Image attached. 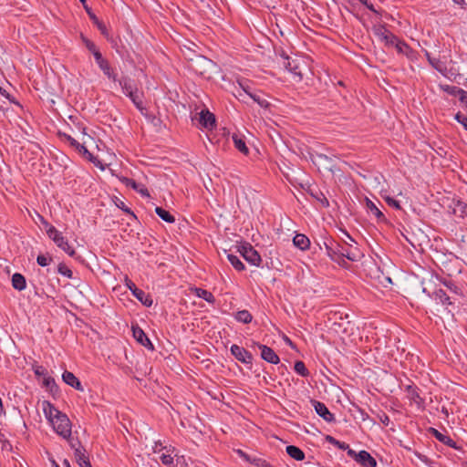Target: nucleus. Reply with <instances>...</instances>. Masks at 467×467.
<instances>
[{
	"instance_id": "f257e3e1",
	"label": "nucleus",
	"mask_w": 467,
	"mask_h": 467,
	"mask_svg": "<svg viewBox=\"0 0 467 467\" xmlns=\"http://www.w3.org/2000/svg\"><path fill=\"white\" fill-rule=\"evenodd\" d=\"M324 244L327 254L332 261L336 262L342 267H348V264L346 259L351 262H357L361 257L360 250L351 243L345 241L343 243H338L333 239H329L325 241Z\"/></svg>"
},
{
	"instance_id": "f03ea898",
	"label": "nucleus",
	"mask_w": 467,
	"mask_h": 467,
	"mask_svg": "<svg viewBox=\"0 0 467 467\" xmlns=\"http://www.w3.org/2000/svg\"><path fill=\"white\" fill-rule=\"evenodd\" d=\"M47 234L57 245V247L62 249L69 256L76 260H79L80 256L77 255L76 251L69 245L67 239L64 237L62 233L55 226L50 225L47 230Z\"/></svg>"
},
{
	"instance_id": "7ed1b4c3",
	"label": "nucleus",
	"mask_w": 467,
	"mask_h": 467,
	"mask_svg": "<svg viewBox=\"0 0 467 467\" xmlns=\"http://www.w3.org/2000/svg\"><path fill=\"white\" fill-rule=\"evenodd\" d=\"M190 67L196 74L203 78H211V73L215 67V64L213 60L203 56H196L195 59H192Z\"/></svg>"
},
{
	"instance_id": "20e7f679",
	"label": "nucleus",
	"mask_w": 467,
	"mask_h": 467,
	"mask_svg": "<svg viewBox=\"0 0 467 467\" xmlns=\"http://www.w3.org/2000/svg\"><path fill=\"white\" fill-rule=\"evenodd\" d=\"M54 431L64 439H69L71 436V422L68 417L61 411H57L54 420H52Z\"/></svg>"
},
{
	"instance_id": "39448f33",
	"label": "nucleus",
	"mask_w": 467,
	"mask_h": 467,
	"mask_svg": "<svg viewBox=\"0 0 467 467\" xmlns=\"http://www.w3.org/2000/svg\"><path fill=\"white\" fill-rule=\"evenodd\" d=\"M237 252L250 265L260 266L262 263L261 255L250 243L244 242L241 245H238Z\"/></svg>"
},
{
	"instance_id": "423d86ee",
	"label": "nucleus",
	"mask_w": 467,
	"mask_h": 467,
	"mask_svg": "<svg viewBox=\"0 0 467 467\" xmlns=\"http://www.w3.org/2000/svg\"><path fill=\"white\" fill-rule=\"evenodd\" d=\"M279 64H281L287 71L296 77L297 81H301L303 79V75L299 68L298 61L296 59H291V57L284 50H281L279 53Z\"/></svg>"
},
{
	"instance_id": "0eeeda50",
	"label": "nucleus",
	"mask_w": 467,
	"mask_h": 467,
	"mask_svg": "<svg viewBox=\"0 0 467 467\" xmlns=\"http://www.w3.org/2000/svg\"><path fill=\"white\" fill-rule=\"evenodd\" d=\"M126 285L131 294L145 306H150L153 303L151 296L143 290L138 288L130 279L126 278Z\"/></svg>"
},
{
	"instance_id": "6e6552de",
	"label": "nucleus",
	"mask_w": 467,
	"mask_h": 467,
	"mask_svg": "<svg viewBox=\"0 0 467 467\" xmlns=\"http://www.w3.org/2000/svg\"><path fill=\"white\" fill-rule=\"evenodd\" d=\"M231 354L240 362L244 364L253 363V355L247 349L238 345H232L230 348Z\"/></svg>"
},
{
	"instance_id": "1a4fd4ad",
	"label": "nucleus",
	"mask_w": 467,
	"mask_h": 467,
	"mask_svg": "<svg viewBox=\"0 0 467 467\" xmlns=\"http://www.w3.org/2000/svg\"><path fill=\"white\" fill-rule=\"evenodd\" d=\"M311 403L317 414L324 420L329 423L336 420L334 414L330 412L325 403L316 400H311Z\"/></svg>"
},
{
	"instance_id": "9d476101",
	"label": "nucleus",
	"mask_w": 467,
	"mask_h": 467,
	"mask_svg": "<svg viewBox=\"0 0 467 467\" xmlns=\"http://www.w3.org/2000/svg\"><path fill=\"white\" fill-rule=\"evenodd\" d=\"M394 47L399 54L406 56L410 61L418 59V52L412 49L405 41L399 38Z\"/></svg>"
},
{
	"instance_id": "9b49d317",
	"label": "nucleus",
	"mask_w": 467,
	"mask_h": 467,
	"mask_svg": "<svg viewBox=\"0 0 467 467\" xmlns=\"http://www.w3.org/2000/svg\"><path fill=\"white\" fill-rule=\"evenodd\" d=\"M132 334L134 338L137 340L138 343L145 347L146 348L150 350H154V346L148 337V336L145 334L143 329L137 326H132Z\"/></svg>"
},
{
	"instance_id": "f8f14e48",
	"label": "nucleus",
	"mask_w": 467,
	"mask_h": 467,
	"mask_svg": "<svg viewBox=\"0 0 467 467\" xmlns=\"http://www.w3.org/2000/svg\"><path fill=\"white\" fill-rule=\"evenodd\" d=\"M375 35L379 37L381 41L385 43L386 46L390 47L396 44L399 40V37L395 36L392 32L386 29L384 26H380L375 30Z\"/></svg>"
},
{
	"instance_id": "ddd939ff",
	"label": "nucleus",
	"mask_w": 467,
	"mask_h": 467,
	"mask_svg": "<svg viewBox=\"0 0 467 467\" xmlns=\"http://www.w3.org/2000/svg\"><path fill=\"white\" fill-rule=\"evenodd\" d=\"M428 432L435 437L440 442L455 450H462V447L457 446V443L450 436L439 431L437 429L431 427L429 428Z\"/></svg>"
},
{
	"instance_id": "4468645a",
	"label": "nucleus",
	"mask_w": 467,
	"mask_h": 467,
	"mask_svg": "<svg viewBox=\"0 0 467 467\" xmlns=\"http://www.w3.org/2000/svg\"><path fill=\"white\" fill-rule=\"evenodd\" d=\"M408 398L410 400V402H413L417 405L418 408L423 409L424 408V399L420 397V389L415 385H408L405 389Z\"/></svg>"
},
{
	"instance_id": "2eb2a0df",
	"label": "nucleus",
	"mask_w": 467,
	"mask_h": 467,
	"mask_svg": "<svg viewBox=\"0 0 467 467\" xmlns=\"http://www.w3.org/2000/svg\"><path fill=\"white\" fill-rule=\"evenodd\" d=\"M310 160L317 166H323L328 171H332L333 169V160L326 154L317 152L315 154H310Z\"/></svg>"
},
{
	"instance_id": "dca6fc26",
	"label": "nucleus",
	"mask_w": 467,
	"mask_h": 467,
	"mask_svg": "<svg viewBox=\"0 0 467 467\" xmlns=\"http://www.w3.org/2000/svg\"><path fill=\"white\" fill-rule=\"evenodd\" d=\"M259 349L261 350V358L268 363L271 364H278L280 362V358L277 354L268 346L258 344Z\"/></svg>"
},
{
	"instance_id": "f3484780",
	"label": "nucleus",
	"mask_w": 467,
	"mask_h": 467,
	"mask_svg": "<svg viewBox=\"0 0 467 467\" xmlns=\"http://www.w3.org/2000/svg\"><path fill=\"white\" fill-rule=\"evenodd\" d=\"M200 124L208 130H212L216 125L215 116L208 109H202L199 118Z\"/></svg>"
},
{
	"instance_id": "a211bd4d",
	"label": "nucleus",
	"mask_w": 467,
	"mask_h": 467,
	"mask_svg": "<svg viewBox=\"0 0 467 467\" xmlns=\"http://www.w3.org/2000/svg\"><path fill=\"white\" fill-rule=\"evenodd\" d=\"M63 381L77 390L83 391L84 388L79 379L70 371L65 370L62 374Z\"/></svg>"
},
{
	"instance_id": "6ab92c4d",
	"label": "nucleus",
	"mask_w": 467,
	"mask_h": 467,
	"mask_svg": "<svg viewBox=\"0 0 467 467\" xmlns=\"http://www.w3.org/2000/svg\"><path fill=\"white\" fill-rule=\"evenodd\" d=\"M358 463L362 467H377V461L367 451H360L358 452Z\"/></svg>"
},
{
	"instance_id": "aec40b11",
	"label": "nucleus",
	"mask_w": 467,
	"mask_h": 467,
	"mask_svg": "<svg viewBox=\"0 0 467 467\" xmlns=\"http://www.w3.org/2000/svg\"><path fill=\"white\" fill-rule=\"evenodd\" d=\"M98 67L109 79L117 82L118 75L115 72V70L111 67L107 58H105L102 62L99 63Z\"/></svg>"
},
{
	"instance_id": "412c9836",
	"label": "nucleus",
	"mask_w": 467,
	"mask_h": 467,
	"mask_svg": "<svg viewBox=\"0 0 467 467\" xmlns=\"http://www.w3.org/2000/svg\"><path fill=\"white\" fill-rule=\"evenodd\" d=\"M117 82H119V85L120 86L122 92L125 95L134 91L137 88V85L135 84L134 80L129 77H122L119 79L118 78Z\"/></svg>"
},
{
	"instance_id": "4be33fe9",
	"label": "nucleus",
	"mask_w": 467,
	"mask_h": 467,
	"mask_svg": "<svg viewBox=\"0 0 467 467\" xmlns=\"http://www.w3.org/2000/svg\"><path fill=\"white\" fill-rule=\"evenodd\" d=\"M433 298L437 303H441L442 306H452L453 302L451 297L443 289H437L433 293Z\"/></svg>"
},
{
	"instance_id": "5701e85b",
	"label": "nucleus",
	"mask_w": 467,
	"mask_h": 467,
	"mask_svg": "<svg viewBox=\"0 0 467 467\" xmlns=\"http://www.w3.org/2000/svg\"><path fill=\"white\" fill-rule=\"evenodd\" d=\"M293 244L298 249L305 251L309 248L310 241L308 237L303 234H296L293 238Z\"/></svg>"
},
{
	"instance_id": "b1692460",
	"label": "nucleus",
	"mask_w": 467,
	"mask_h": 467,
	"mask_svg": "<svg viewBox=\"0 0 467 467\" xmlns=\"http://www.w3.org/2000/svg\"><path fill=\"white\" fill-rule=\"evenodd\" d=\"M452 209L453 213L462 217H467V203L462 200H453L452 201Z\"/></svg>"
},
{
	"instance_id": "393cba45",
	"label": "nucleus",
	"mask_w": 467,
	"mask_h": 467,
	"mask_svg": "<svg viewBox=\"0 0 467 467\" xmlns=\"http://www.w3.org/2000/svg\"><path fill=\"white\" fill-rule=\"evenodd\" d=\"M367 208L377 219L379 223H386L387 218L383 213L378 208V206L370 200L367 199Z\"/></svg>"
},
{
	"instance_id": "a878e982",
	"label": "nucleus",
	"mask_w": 467,
	"mask_h": 467,
	"mask_svg": "<svg viewBox=\"0 0 467 467\" xmlns=\"http://www.w3.org/2000/svg\"><path fill=\"white\" fill-rule=\"evenodd\" d=\"M84 9L88 15L90 20L98 26L101 34L105 36L107 34V27L104 23L97 17V16L92 12V9L88 5H85Z\"/></svg>"
},
{
	"instance_id": "bb28decb",
	"label": "nucleus",
	"mask_w": 467,
	"mask_h": 467,
	"mask_svg": "<svg viewBox=\"0 0 467 467\" xmlns=\"http://www.w3.org/2000/svg\"><path fill=\"white\" fill-rule=\"evenodd\" d=\"M12 285L16 290L23 291L26 287V281L22 274L15 273L12 276Z\"/></svg>"
},
{
	"instance_id": "cd10ccee",
	"label": "nucleus",
	"mask_w": 467,
	"mask_h": 467,
	"mask_svg": "<svg viewBox=\"0 0 467 467\" xmlns=\"http://www.w3.org/2000/svg\"><path fill=\"white\" fill-rule=\"evenodd\" d=\"M286 453L296 461H303L305 459V452L297 446L288 445L285 448Z\"/></svg>"
},
{
	"instance_id": "c85d7f7f",
	"label": "nucleus",
	"mask_w": 467,
	"mask_h": 467,
	"mask_svg": "<svg viewBox=\"0 0 467 467\" xmlns=\"http://www.w3.org/2000/svg\"><path fill=\"white\" fill-rule=\"evenodd\" d=\"M232 138L234 147L243 154L248 155L249 149L246 146L244 140L237 134H234Z\"/></svg>"
},
{
	"instance_id": "c756f323",
	"label": "nucleus",
	"mask_w": 467,
	"mask_h": 467,
	"mask_svg": "<svg viewBox=\"0 0 467 467\" xmlns=\"http://www.w3.org/2000/svg\"><path fill=\"white\" fill-rule=\"evenodd\" d=\"M86 450H82L80 448L76 449L75 457L77 459L78 463L80 467H92L88 457L85 455Z\"/></svg>"
},
{
	"instance_id": "7c9ffc66",
	"label": "nucleus",
	"mask_w": 467,
	"mask_h": 467,
	"mask_svg": "<svg viewBox=\"0 0 467 467\" xmlns=\"http://www.w3.org/2000/svg\"><path fill=\"white\" fill-rule=\"evenodd\" d=\"M112 202H114V204L119 208L120 209L121 211H123L125 213L130 215V217L133 219V220H138L136 214L131 211L130 208H129L125 202L119 199V197L117 196H114L112 198Z\"/></svg>"
},
{
	"instance_id": "2f4dec72",
	"label": "nucleus",
	"mask_w": 467,
	"mask_h": 467,
	"mask_svg": "<svg viewBox=\"0 0 467 467\" xmlns=\"http://www.w3.org/2000/svg\"><path fill=\"white\" fill-rule=\"evenodd\" d=\"M195 296L199 298L205 300L208 303L213 304L215 302L214 296L208 290L202 288H195L194 289Z\"/></svg>"
},
{
	"instance_id": "473e14b6",
	"label": "nucleus",
	"mask_w": 467,
	"mask_h": 467,
	"mask_svg": "<svg viewBox=\"0 0 467 467\" xmlns=\"http://www.w3.org/2000/svg\"><path fill=\"white\" fill-rule=\"evenodd\" d=\"M156 214L164 222L169 223H173L175 222V217L170 213V212L164 210L161 207L157 206L155 208Z\"/></svg>"
},
{
	"instance_id": "72a5a7b5",
	"label": "nucleus",
	"mask_w": 467,
	"mask_h": 467,
	"mask_svg": "<svg viewBox=\"0 0 467 467\" xmlns=\"http://www.w3.org/2000/svg\"><path fill=\"white\" fill-rule=\"evenodd\" d=\"M43 410H44V413H45L47 419H48L51 422H52V420H54L55 414H57V411H59L49 401H44Z\"/></svg>"
},
{
	"instance_id": "f704fd0d",
	"label": "nucleus",
	"mask_w": 467,
	"mask_h": 467,
	"mask_svg": "<svg viewBox=\"0 0 467 467\" xmlns=\"http://www.w3.org/2000/svg\"><path fill=\"white\" fill-rule=\"evenodd\" d=\"M309 192L311 194L312 197H314L316 200H317L323 207H328L329 206V202L328 200L327 199V197L325 196V194L317 190V189H310L309 190Z\"/></svg>"
},
{
	"instance_id": "c9c22d12",
	"label": "nucleus",
	"mask_w": 467,
	"mask_h": 467,
	"mask_svg": "<svg viewBox=\"0 0 467 467\" xmlns=\"http://www.w3.org/2000/svg\"><path fill=\"white\" fill-rule=\"evenodd\" d=\"M227 259L235 270L241 272L245 269V265L237 255L233 254H227Z\"/></svg>"
},
{
	"instance_id": "e433bc0d",
	"label": "nucleus",
	"mask_w": 467,
	"mask_h": 467,
	"mask_svg": "<svg viewBox=\"0 0 467 467\" xmlns=\"http://www.w3.org/2000/svg\"><path fill=\"white\" fill-rule=\"evenodd\" d=\"M430 65L438 72H440L443 76H447V67L444 62H442L440 58H435L431 61Z\"/></svg>"
},
{
	"instance_id": "4c0bfd02",
	"label": "nucleus",
	"mask_w": 467,
	"mask_h": 467,
	"mask_svg": "<svg viewBox=\"0 0 467 467\" xmlns=\"http://www.w3.org/2000/svg\"><path fill=\"white\" fill-rule=\"evenodd\" d=\"M235 319L243 324H249L252 322L253 317L248 310H240L235 314Z\"/></svg>"
},
{
	"instance_id": "58836bf2",
	"label": "nucleus",
	"mask_w": 467,
	"mask_h": 467,
	"mask_svg": "<svg viewBox=\"0 0 467 467\" xmlns=\"http://www.w3.org/2000/svg\"><path fill=\"white\" fill-rule=\"evenodd\" d=\"M126 96L128 98H130V99L132 101V103L135 105V107L138 109H143V107H142V100H141L140 96L139 95L138 88L134 91H131L130 93H128Z\"/></svg>"
},
{
	"instance_id": "ea45409f",
	"label": "nucleus",
	"mask_w": 467,
	"mask_h": 467,
	"mask_svg": "<svg viewBox=\"0 0 467 467\" xmlns=\"http://www.w3.org/2000/svg\"><path fill=\"white\" fill-rule=\"evenodd\" d=\"M248 96L254 101L256 102L261 108H264V109H267L269 108L270 106V103L268 102L267 99H265V98H263L260 94L258 93H248Z\"/></svg>"
},
{
	"instance_id": "a19ab883",
	"label": "nucleus",
	"mask_w": 467,
	"mask_h": 467,
	"mask_svg": "<svg viewBox=\"0 0 467 467\" xmlns=\"http://www.w3.org/2000/svg\"><path fill=\"white\" fill-rule=\"evenodd\" d=\"M413 454L415 455V457H417L420 462H422L423 463H425L426 465H428L429 467H439V463L433 460H431L430 458H428L426 455L417 451H413Z\"/></svg>"
},
{
	"instance_id": "79ce46f5",
	"label": "nucleus",
	"mask_w": 467,
	"mask_h": 467,
	"mask_svg": "<svg viewBox=\"0 0 467 467\" xmlns=\"http://www.w3.org/2000/svg\"><path fill=\"white\" fill-rule=\"evenodd\" d=\"M294 368H295V371L302 377L309 376L308 369L306 368L305 363L301 360L296 361Z\"/></svg>"
},
{
	"instance_id": "37998d69",
	"label": "nucleus",
	"mask_w": 467,
	"mask_h": 467,
	"mask_svg": "<svg viewBox=\"0 0 467 467\" xmlns=\"http://www.w3.org/2000/svg\"><path fill=\"white\" fill-rule=\"evenodd\" d=\"M82 156H84L89 161L95 163L96 158L94 155L86 148L84 144H79V146L76 149Z\"/></svg>"
},
{
	"instance_id": "c03bdc74",
	"label": "nucleus",
	"mask_w": 467,
	"mask_h": 467,
	"mask_svg": "<svg viewBox=\"0 0 467 467\" xmlns=\"http://www.w3.org/2000/svg\"><path fill=\"white\" fill-rule=\"evenodd\" d=\"M440 281L444 286H446L452 293H454V294L460 293V288L458 287V285L455 284L454 281H452L451 279H446V278H442Z\"/></svg>"
},
{
	"instance_id": "a18cd8bd",
	"label": "nucleus",
	"mask_w": 467,
	"mask_h": 467,
	"mask_svg": "<svg viewBox=\"0 0 467 467\" xmlns=\"http://www.w3.org/2000/svg\"><path fill=\"white\" fill-rule=\"evenodd\" d=\"M52 261H53V258L48 254H40L36 257L37 265L40 266H43V267L48 265Z\"/></svg>"
},
{
	"instance_id": "49530a36",
	"label": "nucleus",
	"mask_w": 467,
	"mask_h": 467,
	"mask_svg": "<svg viewBox=\"0 0 467 467\" xmlns=\"http://www.w3.org/2000/svg\"><path fill=\"white\" fill-rule=\"evenodd\" d=\"M58 136L61 140L67 141L69 143V145L75 149H77L79 146V142L76 140L73 137L70 135L64 133V132H58Z\"/></svg>"
},
{
	"instance_id": "de8ad7c7",
	"label": "nucleus",
	"mask_w": 467,
	"mask_h": 467,
	"mask_svg": "<svg viewBox=\"0 0 467 467\" xmlns=\"http://www.w3.org/2000/svg\"><path fill=\"white\" fill-rule=\"evenodd\" d=\"M250 463L254 464L256 467H274L266 460L256 456L252 457Z\"/></svg>"
},
{
	"instance_id": "09e8293b",
	"label": "nucleus",
	"mask_w": 467,
	"mask_h": 467,
	"mask_svg": "<svg viewBox=\"0 0 467 467\" xmlns=\"http://www.w3.org/2000/svg\"><path fill=\"white\" fill-rule=\"evenodd\" d=\"M57 272L61 275L66 276L69 279L73 278V272L63 263L58 265Z\"/></svg>"
},
{
	"instance_id": "8fccbe9b",
	"label": "nucleus",
	"mask_w": 467,
	"mask_h": 467,
	"mask_svg": "<svg viewBox=\"0 0 467 467\" xmlns=\"http://www.w3.org/2000/svg\"><path fill=\"white\" fill-rule=\"evenodd\" d=\"M441 89L451 96L458 97L462 88L456 86L444 85L441 86Z\"/></svg>"
},
{
	"instance_id": "3c124183",
	"label": "nucleus",
	"mask_w": 467,
	"mask_h": 467,
	"mask_svg": "<svg viewBox=\"0 0 467 467\" xmlns=\"http://www.w3.org/2000/svg\"><path fill=\"white\" fill-rule=\"evenodd\" d=\"M43 385L49 389V390L52 392L54 390V389L57 390V386L56 384V381L54 379V378L47 375L44 379H43Z\"/></svg>"
},
{
	"instance_id": "603ef678",
	"label": "nucleus",
	"mask_w": 467,
	"mask_h": 467,
	"mask_svg": "<svg viewBox=\"0 0 467 467\" xmlns=\"http://www.w3.org/2000/svg\"><path fill=\"white\" fill-rule=\"evenodd\" d=\"M81 40L90 53H94L99 49L93 41L89 40L83 35H81Z\"/></svg>"
},
{
	"instance_id": "864d4df0",
	"label": "nucleus",
	"mask_w": 467,
	"mask_h": 467,
	"mask_svg": "<svg viewBox=\"0 0 467 467\" xmlns=\"http://www.w3.org/2000/svg\"><path fill=\"white\" fill-rule=\"evenodd\" d=\"M121 182L127 186V187H130L133 190H138V186H140V183L136 182L135 180L133 179H130V178H127V177H123L121 179Z\"/></svg>"
},
{
	"instance_id": "5fc2aeb1",
	"label": "nucleus",
	"mask_w": 467,
	"mask_h": 467,
	"mask_svg": "<svg viewBox=\"0 0 467 467\" xmlns=\"http://www.w3.org/2000/svg\"><path fill=\"white\" fill-rule=\"evenodd\" d=\"M385 201H386V202L388 203L389 206H390V207H392V208H394L396 210H400L401 209L400 202L395 200L394 198L388 196V197L385 198Z\"/></svg>"
},
{
	"instance_id": "6e6d98bb",
	"label": "nucleus",
	"mask_w": 467,
	"mask_h": 467,
	"mask_svg": "<svg viewBox=\"0 0 467 467\" xmlns=\"http://www.w3.org/2000/svg\"><path fill=\"white\" fill-rule=\"evenodd\" d=\"M69 442V445L72 449H74V453L76 452V449H78L80 448L82 451L85 450L82 446H81V443L79 441L78 439H73L71 436L69 437V439H67Z\"/></svg>"
},
{
	"instance_id": "4d7b16f0",
	"label": "nucleus",
	"mask_w": 467,
	"mask_h": 467,
	"mask_svg": "<svg viewBox=\"0 0 467 467\" xmlns=\"http://www.w3.org/2000/svg\"><path fill=\"white\" fill-rule=\"evenodd\" d=\"M34 369V373L36 377H41L43 376L44 378L47 375V370L45 367L43 366H35L33 368Z\"/></svg>"
},
{
	"instance_id": "13d9d810",
	"label": "nucleus",
	"mask_w": 467,
	"mask_h": 467,
	"mask_svg": "<svg viewBox=\"0 0 467 467\" xmlns=\"http://www.w3.org/2000/svg\"><path fill=\"white\" fill-rule=\"evenodd\" d=\"M454 119L459 122L461 123L464 129L467 130V116L462 114L461 112H458Z\"/></svg>"
},
{
	"instance_id": "bf43d9fd",
	"label": "nucleus",
	"mask_w": 467,
	"mask_h": 467,
	"mask_svg": "<svg viewBox=\"0 0 467 467\" xmlns=\"http://www.w3.org/2000/svg\"><path fill=\"white\" fill-rule=\"evenodd\" d=\"M235 452L238 456H240L244 461L247 462H251V459H252V455H249L248 453H246L245 451H244L243 450L241 449H237L235 450Z\"/></svg>"
},
{
	"instance_id": "052dcab7",
	"label": "nucleus",
	"mask_w": 467,
	"mask_h": 467,
	"mask_svg": "<svg viewBox=\"0 0 467 467\" xmlns=\"http://www.w3.org/2000/svg\"><path fill=\"white\" fill-rule=\"evenodd\" d=\"M161 461L162 464H164V465H171L173 462V458H172V456L171 454H164L163 453L161 456Z\"/></svg>"
},
{
	"instance_id": "680f3d73",
	"label": "nucleus",
	"mask_w": 467,
	"mask_h": 467,
	"mask_svg": "<svg viewBox=\"0 0 467 467\" xmlns=\"http://www.w3.org/2000/svg\"><path fill=\"white\" fill-rule=\"evenodd\" d=\"M459 100L461 103L467 108V91L464 89H462L460 94L458 95Z\"/></svg>"
},
{
	"instance_id": "e2e57ef3",
	"label": "nucleus",
	"mask_w": 467,
	"mask_h": 467,
	"mask_svg": "<svg viewBox=\"0 0 467 467\" xmlns=\"http://www.w3.org/2000/svg\"><path fill=\"white\" fill-rule=\"evenodd\" d=\"M379 420L384 424L385 426H388L389 423V417L385 413L382 412L381 414L378 415Z\"/></svg>"
},
{
	"instance_id": "0e129e2a",
	"label": "nucleus",
	"mask_w": 467,
	"mask_h": 467,
	"mask_svg": "<svg viewBox=\"0 0 467 467\" xmlns=\"http://www.w3.org/2000/svg\"><path fill=\"white\" fill-rule=\"evenodd\" d=\"M92 55L94 56L97 65L105 59V57L102 56L101 52L99 49L96 52L92 53Z\"/></svg>"
},
{
	"instance_id": "69168bd1",
	"label": "nucleus",
	"mask_w": 467,
	"mask_h": 467,
	"mask_svg": "<svg viewBox=\"0 0 467 467\" xmlns=\"http://www.w3.org/2000/svg\"><path fill=\"white\" fill-rule=\"evenodd\" d=\"M135 191L140 193L142 196H150L148 189L143 184L140 183V186H138V190Z\"/></svg>"
},
{
	"instance_id": "338daca9",
	"label": "nucleus",
	"mask_w": 467,
	"mask_h": 467,
	"mask_svg": "<svg viewBox=\"0 0 467 467\" xmlns=\"http://www.w3.org/2000/svg\"><path fill=\"white\" fill-rule=\"evenodd\" d=\"M347 451V453L348 455L350 457V458H353L356 462H358V452H356L353 449H351L349 446H348V449L346 450Z\"/></svg>"
},
{
	"instance_id": "774afa93",
	"label": "nucleus",
	"mask_w": 467,
	"mask_h": 467,
	"mask_svg": "<svg viewBox=\"0 0 467 467\" xmlns=\"http://www.w3.org/2000/svg\"><path fill=\"white\" fill-rule=\"evenodd\" d=\"M358 412L359 413V418L362 421L369 419L368 414L364 410L358 408Z\"/></svg>"
}]
</instances>
